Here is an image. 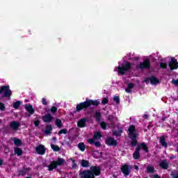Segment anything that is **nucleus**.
<instances>
[{
    "instance_id": "nucleus-1",
    "label": "nucleus",
    "mask_w": 178,
    "mask_h": 178,
    "mask_svg": "<svg viewBox=\"0 0 178 178\" xmlns=\"http://www.w3.org/2000/svg\"><path fill=\"white\" fill-rule=\"evenodd\" d=\"M100 102L98 100L86 99L85 102H81L76 105V111L74 113L81 112V111H86L90 108V106H98Z\"/></svg>"
},
{
    "instance_id": "nucleus-2",
    "label": "nucleus",
    "mask_w": 178,
    "mask_h": 178,
    "mask_svg": "<svg viewBox=\"0 0 178 178\" xmlns=\"http://www.w3.org/2000/svg\"><path fill=\"white\" fill-rule=\"evenodd\" d=\"M141 149H143L146 154H148L149 152V149H148V146L147 145L146 143H141L136 147L134 152L133 153V158L134 159L138 160L141 157V155L140 154V152Z\"/></svg>"
},
{
    "instance_id": "nucleus-3",
    "label": "nucleus",
    "mask_w": 178,
    "mask_h": 178,
    "mask_svg": "<svg viewBox=\"0 0 178 178\" xmlns=\"http://www.w3.org/2000/svg\"><path fill=\"white\" fill-rule=\"evenodd\" d=\"M128 136L131 140V145L132 147H136L138 144V140H137V134H136V126L131 125L128 129Z\"/></svg>"
},
{
    "instance_id": "nucleus-4",
    "label": "nucleus",
    "mask_w": 178,
    "mask_h": 178,
    "mask_svg": "<svg viewBox=\"0 0 178 178\" xmlns=\"http://www.w3.org/2000/svg\"><path fill=\"white\" fill-rule=\"evenodd\" d=\"M132 66L133 63L126 61L124 64L122 65V66H118L115 67V69L118 70L119 74L124 76V74H126V72H130V70H131Z\"/></svg>"
},
{
    "instance_id": "nucleus-5",
    "label": "nucleus",
    "mask_w": 178,
    "mask_h": 178,
    "mask_svg": "<svg viewBox=\"0 0 178 178\" xmlns=\"http://www.w3.org/2000/svg\"><path fill=\"white\" fill-rule=\"evenodd\" d=\"M12 97V90L9 87V85L2 86L0 87V99L2 100L4 98H10Z\"/></svg>"
},
{
    "instance_id": "nucleus-6",
    "label": "nucleus",
    "mask_w": 178,
    "mask_h": 178,
    "mask_svg": "<svg viewBox=\"0 0 178 178\" xmlns=\"http://www.w3.org/2000/svg\"><path fill=\"white\" fill-rule=\"evenodd\" d=\"M136 69H140V70H144V69H151V61L149 58H146L143 63H140L139 65H136Z\"/></svg>"
},
{
    "instance_id": "nucleus-7",
    "label": "nucleus",
    "mask_w": 178,
    "mask_h": 178,
    "mask_svg": "<svg viewBox=\"0 0 178 178\" xmlns=\"http://www.w3.org/2000/svg\"><path fill=\"white\" fill-rule=\"evenodd\" d=\"M89 170L93 175V177H95V176L101 175V168L99 166L92 165Z\"/></svg>"
},
{
    "instance_id": "nucleus-8",
    "label": "nucleus",
    "mask_w": 178,
    "mask_h": 178,
    "mask_svg": "<svg viewBox=\"0 0 178 178\" xmlns=\"http://www.w3.org/2000/svg\"><path fill=\"white\" fill-rule=\"evenodd\" d=\"M79 176L81 178H95L90 170L79 171Z\"/></svg>"
},
{
    "instance_id": "nucleus-9",
    "label": "nucleus",
    "mask_w": 178,
    "mask_h": 178,
    "mask_svg": "<svg viewBox=\"0 0 178 178\" xmlns=\"http://www.w3.org/2000/svg\"><path fill=\"white\" fill-rule=\"evenodd\" d=\"M168 66L170 69V70H176L178 69V62L175 57L171 58L170 62L168 63Z\"/></svg>"
},
{
    "instance_id": "nucleus-10",
    "label": "nucleus",
    "mask_w": 178,
    "mask_h": 178,
    "mask_svg": "<svg viewBox=\"0 0 178 178\" xmlns=\"http://www.w3.org/2000/svg\"><path fill=\"white\" fill-rule=\"evenodd\" d=\"M130 170H131V166L128 164H124L121 166V171L124 176H129V175H130Z\"/></svg>"
},
{
    "instance_id": "nucleus-11",
    "label": "nucleus",
    "mask_w": 178,
    "mask_h": 178,
    "mask_svg": "<svg viewBox=\"0 0 178 178\" xmlns=\"http://www.w3.org/2000/svg\"><path fill=\"white\" fill-rule=\"evenodd\" d=\"M35 152L38 153V155H45V152H47V147L43 145H39L35 147Z\"/></svg>"
},
{
    "instance_id": "nucleus-12",
    "label": "nucleus",
    "mask_w": 178,
    "mask_h": 178,
    "mask_svg": "<svg viewBox=\"0 0 178 178\" xmlns=\"http://www.w3.org/2000/svg\"><path fill=\"white\" fill-rule=\"evenodd\" d=\"M106 144L109 147H118V141L112 137H108L106 139Z\"/></svg>"
},
{
    "instance_id": "nucleus-13",
    "label": "nucleus",
    "mask_w": 178,
    "mask_h": 178,
    "mask_svg": "<svg viewBox=\"0 0 178 178\" xmlns=\"http://www.w3.org/2000/svg\"><path fill=\"white\" fill-rule=\"evenodd\" d=\"M42 119L44 123H51L54 120V117H52L51 113H47L42 117Z\"/></svg>"
},
{
    "instance_id": "nucleus-14",
    "label": "nucleus",
    "mask_w": 178,
    "mask_h": 178,
    "mask_svg": "<svg viewBox=\"0 0 178 178\" xmlns=\"http://www.w3.org/2000/svg\"><path fill=\"white\" fill-rule=\"evenodd\" d=\"M86 122H88V118H81L77 122L78 127H80L81 129H83V127H86Z\"/></svg>"
},
{
    "instance_id": "nucleus-15",
    "label": "nucleus",
    "mask_w": 178,
    "mask_h": 178,
    "mask_svg": "<svg viewBox=\"0 0 178 178\" xmlns=\"http://www.w3.org/2000/svg\"><path fill=\"white\" fill-rule=\"evenodd\" d=\"M10 127L14 130V131H17L19 127H20V122L18 121H13L10 124Z\"/></svg>"
},
{
    "instance_id": "nucleus-16",
    "label": "nucleus",
    "mask_w": 178,
    "mask_h": 178,
    "mask_svg": "<svg viewBox=\"0 0 178 178\" xmlns=\"http://www.w3.org/2000/svg\"><path fill=\"white\" fill-rule=\"evenodd\" d=\"M159 166L161 168V169L166 170L169 169V163H168L167 160H163L160 162Z\"/></svg>"
},
{
    "instance_id": "nucleus-17",
    "label": "nucleus",
    "mask_w": 178,
    "mask_h": 178,
    "mask_svg": "<svg viewBox=\"0 0 178 178\" xmlns=\"http://www.w3.org/2000/svg\"><path fill=\"white\" fill-rule=\"evenodd\" d=\"M25 109L30 113V115H34L35 110L33 108V105L31 104H26Z\"/></svg>"
},
{
    "instance_id": "nucleus-18",
    "label": "nucleus",
    "mask_w": 178,
    "mask_h": 178,
    "mask_svg": "<svg viewBox=\"0 0 178 178\" xmlns=\"http://www.w3.org/2000/svg\"><path fill=\"white\" fill-rule=\"evenodd\" d=\"M65 162L66 161H65L64 159H62L60 157H58L57 161H53V163H55L56 166H62V165H64Z\"/></svg>"
},
{
    "instance_id": "nucleus-19",
    "label": "nucleus",
    "mask_w": 178,
    "mask_h": 178,
    "mask_svg": "<svg viewBox=\"0 0 178 178\" xmlns=\"http://www.w3.org/2000/svg\"><path fill=\"white\" fill-rule=\"evenodd\" d=\"M160 81L155 76H150V84L152 86H156V84H159Z\"/></svg>"
},
{
    "instance_id": "nucleus-20",
    "label": "nucleus",
    "mask_w": 178,
    "mask_h": 178,
    "mask_svg": "<svg viewBox=\"0 0 178 178\" xmlns=\"http://www.w3.org/2000/svg\"><path fill=\"white\" fill-rule=\"evenodd\" d=\"M14 154L17 155V156H22L23 155V150L20 147H16L14 148Z\"/></svg>"
},
{
    "instance_id": "nucleus-21",
    "label": "nucleus",
    "mask_w": 178,
    "mask_h": 178,
    "mask_svg": "<svg viewBox=\"0 0 178 178\" xmlns=\"http://www.w3.org/2000/svg\"><path fill=\"white\" fill-rule=\"evenodd\" d=\"M52 125L47 124L46 126V129L44 131V134H47V136H49V134H52Z\"/></svg>"
},
{
    "instance_id": "nucleus-22",
    "label": "nucleus",
    "mask_w": 178,
    "mask_h": 178,
    "mask_svg": "<svg viewBox=\"0 0 178 178\" xmlns=\"http://www.w3.org/2000/svg\"><path fill=\"white\" fill-rule=\"evenodd\" d=\"M160 144L162 147L165 148L168 147V143H166V138L164 136L160 137Z\"/></svg>"
},
{
    "instance_id": "nucleus-23",
    "label": "nucleus",
    "mask_w": 178,
    "mask_h": 178,
    "mask_svg": "<svg viewBox=\"0 0 178 178\" xmlns=\"http://www.w3.org/2000/svg\"><path fill=\"white\" fill-rule=\"evenodd\" d=\"M88 143H89V144H94L95 147H97V148L101 147V143L98 141L95 142V140H94L92 138L88 139Z\"/></svg>"
},
{
    "instance_id": "nucleus-24",
    "label": "nucleus",
    "mask_w": 178,
    "mask_h": 178,
    "mask_svg": "<svg viewBox=\"0 0 178 178\" xmlns=\"http://www.w3.org/2000/svg\"><path fill=\"white\" fill-rule=\"evenodd\" d=\"M29 169L30 168H23L22 170H19L18 176H26L29 172Z\"/></svg>"
},
{
    "instance_id": "nucleus-25",
    "label": "nucleus",
    "mask_w": 178,
    "mask_h": 178,
    "mask_svg": "<svg viewBox=\"0 0 178 178\" xmlns=\"http://www.w3.org/2000/svg\"><path fill=\"white\" fill-rule=\"evenodd\" d=\"M94 118H95L96 122H101V118H102V114H101V112L97 111V112L95 113Z\"/></svg>"
},
{
    "instance_id": "nucleus-26",
    "label": "nucleus",
    "mask_w": 178,
    "mask_h": 178,
    "mask_svg": "<svg viewBox=\"0 0 178 178\" xmlns=\"http://www.w3.org/2000/svg\"><path fill=\"white\" fill-rule=\"evenodd\" d=\"M57 168H58V166L56 165V164L55 163H54V161H53L48 165V170L49 172H52V170H54V169H56Z\"/></svg>"
},
{
    "instance_id": "nucleus-27",
    "label": "nucleus",
    "mask_w": 178,
    "mask_h": 178,
    "mask_svg": "<svg viewBox=\"0 0 178 178\" xmlns=\"http://www.w3.org/2000/svg\"><path fill=\"white\" fill-rule=\"evenodd\" d=\"M81 166H82V168H88V166H90V161L84 159L81 160Z\"/></svg>"
},
{
    "instance_id": "nucleus-28",
    "label": "nucleus",
    "mask_w": 178,
    "mask_h": 178,
    "mask_svg": "<svg viewBox=\"0 0 178 178\" xmlns=\"http://www.w3.org/2000/svg\"><path fill=\"white\" fill-rule=\"evenodd\" d=\"M102 137V134H101V132H95L93 135V138L92 140H99Z\"/></svg>"
},
{
    "instance_id": "nucleus-29",
    "label": "nucleus",
    "mask_w": 178,
    "mask_h": 178,
    "mask_svg": "<svg viewBox=\"0 0 178 178\" xmlns=\"http://www.w3.org/2000/svg\"><path fill=\"white\" fill-rule=\"evenodd\" d=\"M78 148L80 151L84 152L86 151V145H84V143H79L78 144Z\"/></svg>"
},
{
    "instance_id": "nucleus-30",
    "label": "nucleus",
    "mask_w": 178,
    "mask_h": 178,
    "mask_svg": "<svg viewBox=\"0 0 178 178\" xmlns=\"http://www.w3.org/2000/svg\"><path fill=\"white\" fill-rule=\"evenodd\" d=\"M55 124H56V126L58 127V129L63 127V124H62V120L59 118L56 119Z\"/></svg>"
},
{
    "instance_id": "nucleus-31",
    "label": "nucleus",
    "mask_w": 178,
    "mask_h": 178,
    "mask_svg": "<svg viewBox=\"0 0 178 178\" xmlns=\"http://www.w3.org/2000/svg\"><path fill=\"white\" fill-rule=\"evenodd\" d=\"M51 148L53 149V151H54V152H59V151H60V147L54 144L51 145Z\"/></svg>"
},
{
    "instance_id": "nucleus-32",
    "label": "nucleus",
    "mask_w": 178,
    "mask_h": 178,
    "mask_svg": "<svg viewBox=\"0 0 178 178\" xmlns=\"http://www.w3.org/2000/svg\"><path fill=\"white\" fill-rule=\"evenodd\" d=\"M147 173H155V168L152 167V166H147Z\"/></svg>"
},
{
    "instance_id": "nucleus-33",
    "label": "nucleus",
    "mask_w": 178,
    "mask_h": 178,
    "mask_svg": "<svg viewBox=\"0 0 178 178\" xmlns=\"http://www.w3.org/2000/svg\"><path fill=\"white\" fill-rule=\"evenodd\" d=\"M20 105H22V102L18 100L13 104V106L15 109H19V108H20Z\"/></svg>"
},
{
    "instance_id": "nucleus-34",
    "label": "nucleus",
    "mask_w": 178,
    "mask_h": 178,
    "mask_svg": "<svg viewBox=\"0 0 178 178\" xmlns=\"http://www.w3.org/2000/svg\"><path fill=\"white\" fill-rule=\"evenodd\" d=\"M14 144L17 147H20V145H22V144H23V143L22 142V140H20L19 138H16V139H14Z\"/></svg>"
},
{
    "instance_id": "nucleus-35",
    "label": "nucleus",
    "mask_w": 178,
    "mask_h": 178,
    "mask_svg": "<svg viewBox=\"0 0 178 178\" xmlns=\"http://www.w3.org/2000/svg\"><path fill=\"white\" fill-rule=\"evenodd\" d=\"M121 133H123V131L122 129H120L119 131H114L113 132V135L116 136L117 137H120V136H122Z\"/></svg>"
},
{
    "instance_id": "nucleus-36",
    "label": "nucleus",
    "mask_w": 178,
    "mask_h": 178,
    "mask_svg": "<svg viewBox=\"0 0 178 178\" xmlns=\"http://www.w3.org/2000/svg\"><path fill=\"white\" fill-rule=\"evenodd\" d=\"M114 102H116L118 105L120 104V97L119 96H115L113 98Z\"/></svg>"
},
{
    "instance_id": "nucleus-37",
    "label": "nucleus",
    "mask_w": 178,
    "mask_h": 178,
    "mask_svg": "<svg viewBox=\"0 0 178 178\" xmlns=\"http://www.w3.org/2000/svg\"><path fill=\"white\" fill-rule=\"evenodd\" d=\"M102 105H107V104H109V99H108L106 97L103 98L102 100Z\"/></svg>"
},
{
    "instance_id": "nucleus-38",
    "label": "nucleus",
    "mask_w": 178,
    "mask_h": 178,
    "mask_svg": "<svg viewBox=\"0 0 178 178\" xmlns=\"http://www.w3.org/2000/svg\"><path fill=\"white\" fill-rule=\"evenodd\" d=\"M67 133V129H60V130L58 131V136H60L61 134H66Z\"/></svg>"
},
{
    "instance_id": "nucleus-39",
    "label": "nucleus",
    "mask_w": 178,
    "mask_h": 178,
    "mask_svg": "<svg viewBox=\"0 0 178 178\" xmlns=\"http://www.w3.org/2000/svg\"><path fill=\"white\" fill-rule=\"evenodd\" d=\"M33 124L35 125V127H38L40 124H41V121L38 119H35V120L33 122Z\"/></svg>"
},
{
    "instance_id": "nucleus-40",
    "label": "nucleus",
    "mask_w": 178,
    "mask_h": 178,
    "mask_svg": "<svg viewBox=\"0 0 178 178\" xmlns=\"http://www.w3.org/2000/svg\"><path fill=\"white\" fill-rule=\"evenodd\" d=\"M71 161L72 162V169H77V163H76V161L73 159H71Z\"/></svg>"
},
{
    "instance_id": "nucleus-41",
    "label": "nucleus",
    "mask_w": 178,
    "mask_h": 178,
    "mask_svg": "<svg viewBox=\"0 0 178 178\" xmlns=\"http://www.w3.org/2000/svg\"><path fill=\"white\" fill-rule=\"evenodd\" d=\"M100 127H102V129L103 130H106V122H102L100 123Z\"/></svg>"
},
{
    "instance_id": "nucleus-42",
    "label": "nucleus",
    "mask_w": 178,
    "mask_h": 178,
    "mask_svg": "<svg viewBox=\"0 0 178 178\" xmlns=\"http://www.w3.org/2000/svg\"><path fill=\"white\" fill-rule=\"evenodd\" d=\"M160 67L161 69H168V64L165 63H160Z\"/></svg>"
},
{
    "instance_id": "nucleus-43",
    "label": "nucleus",
    "mask_w": 178,
    "mask_h": 178,
    "mask_svg": "<svg viewBox=\"0 0 178 178\" xmlns=\"http://www.w3.org/2000/svg\"><path fill=\"white\" fill-rule=\"evenodd\" d=\"M58 111V108L56 106H53L51 108V113H56Z\"/></svg>"
},
{
    "instance_id": "nucleus-44",
    "label": "nucleus",
    "mask_w": 178,
    "mask_h": 178,
    "mask_svg": "<svg viewBox=\"0 0 178 178\" xmlns=\"http://www.w3.org/2000/svg\"><path fill=\"white\" fill-rule=\"evenodd\" d=\"M6 108L5 104L0 102V111H5Z\"/></svg>"
},
{
    "instance_id": "nucleus-45",
    "label": "nucleus",
    "mask_w": 178,
    "mask_h": 178,
    "mask_svg": "<svg viewBox=\"0 0 178 178\" xmlns=\"http://www.w3.org/2000/svg\"><path fill=\"white\" fill-rule=\"evenodd\" d=\"M42 105H48V102H47V99L43 97L42 99Z\"/></svg>"
},
{
    "instance_id": "nucleus-46",
    "label": "nucleus",
    "mask_w": 178,
    "mask_h": 178,
    "mask_svg": "<svg viewBox=\"0 0 178 178\" xmlns=\"http://www.w3.org/2000/svg\"><path fill=\"white\" fill-rule=\"evenodd\" d=\"M144 81L146 83V84H148V83H149V81H151V77L145 78Z\"/></svg>"
},
{
    "instance_id": "nucleus-47",
    "label": "nucleus",
    "mask_w": 178,
    "mask_h": 178,
    "mask_svg": "<svg viewBox=\"0 0 178 178\" xmlns=\"http://www.w3.org/2000/svg\"><path fill=\"white\" fill-rule=\"evenodd\" d=\"M127 88H129V89L131 90V88H134V83H129Z\"/></svg>"
},
{
    "instance_id": "nucleus-48",
    "label": "nucleus",
    "mask_w": 178,
    "mask_h": 178,
    "mask_svg": "<svg viewBox=\"0 0 178 178\" xmlns=\"http://www.w3.org/2000/svg\"><path fill=\"white\" fill-rule=\"evenodd\" d=\"M171 177L172 178H178V174H175L174 172H171Z\"/></svg>"
},
{
    "instance_id": "nucleus-49",
    "label": "nucleus",
    "mask_w": 178,
    "mask_h": 178,
    "mask_svg": "<svg viewBox=\"0 0 178 178\" xmlns=\"http://www.w3.org/2000/svg\"><path fill=\"white\" fill-rule=\"evenodd\" d=\"M172 83L175 84V86H178V79H172Z\"/></svg>"
},
{
    "instance_id": "nucleus-50",
    "label": "nucleus",
    "mask_w": 178,
    "mask_h": 178,
    "mask_svg": "<svg viewBox=\"0 0 178 178\" xmlns=\"http://www.w3.org/2000/svg\"><path fill=\"white\" fill-rule=\"evenodd\" d=\"M126 92H128V94H130L131 92V89L127 88H125Z\"/></svg>"
},
{
    "instance_id": "nucleus-51",
    "label": "nucleus",
    "mask_w": 178,
    "mask_h": 178,
    "mask_svg": "<svg viewBox=\"0 0 178 178\" xmlns=\"http://www.w3.org/2000/svg\"><path fill=\"white\" fill-rule=\"evenodd\" d=\"M110 122H111V124L112 127H115V122L112 120Z\"/></svg>"
},
{
    "instance_id": "nucleus-52",
    "label": "nucleus",
    "mask_w": 178,
    "mask_h": 178,
    "mask_svg": "<svg viewBox=\"0 0 178 178\" xmlns=\"http://www.w3.org/2000/svg\"><path fill=\"white\" fill-rule=\"evenodd\" d=\"M3 165V159H0V166H2Z\"/></svg>"
},
{
    "instance_id": "nucleus-53",
    "label": "nucleus",
    "mask_w": 178,
    "mask_h": 178,
    "mask_svg": "<svg viewBox=\"0 0 178 178\" xmlns=\"http://www.w3.org/2000/svg\"><path fill=\"white\" fill-rule=\"evenodd\" d=\"M175 158H176V156L174 154L171 155L170 157V159H175Z\"/></svg>"
},
{
    "instance_id": "nucleus-54",
    "label": "nucleus",
    "mask_w": 178,
    "mask_h": 178,
    "mask_svg": "<svg viewBox=\"0 0 178 178\" xmlns=\"http://www.w3.org/2000/svg\"><path fill=\"white\" fill-rule=\"evenodd\" d=\"M134 168L135 170H138V165H134Z\"/></svg>"
},
{
    "instance_id": "nucleus-55",
    "label": "nucleus",
    "mask_w": 178,
    "mask_h": 178,
    "mask_svg": "<svg viewBox=\"0 0 178 178\" xmlns=\"http://www.w3.org/2000/svg\"><path fill=\"white\" fill-rule=\"evenodd\" d=\"M143 118H144L145 119H148V115L145 114V115H143Z\"/></svg>"
},
{
    "instance_id": "nucleus-56",
    "label": "nucleus",
    "mask_w": 178,
    "mask_h": 178,
    "mask_svg": "<svg viewBox=\"0 0 178 178\" xmlns=\"http://www.w3.org/2000/svg\"><path fill=\"white\" fill-rule=\"evenodd\" d=\"M111 115H108V120L109 122H111V121H112V120L111 119Z\"/></svg>"
},
{
    "instance_id": "nucleus-57",
    "label": "nucleus",
    "mask_w": 178,
    "mask_h": 178,
    "mask_svg": "<svg viewBox=\"0 0 178 178\" xmlns=\"http://www.w3.org/2000/svg\"><path fill=\"white\" fill-rule=\"evenodd\" d=\"M162 122H165V120H166V117H164L161 119Z\"/></svg>"
},
{
    "instance_id": "nucleus-58",
    "label": "nucleus",
    "mask_w": 178,
    "mask_h": 178,
    "mask_svg": "<svg viewBox=\"0 0 178 178\" xmlns=\"http://www.w3.org/2000/svg\"><path fill=\"white\" fill-rule=\"evenodd\" d=\"M135 60H138V57H136V58H135Z\"/></svg>"
},
{
    "instance_id": "nucleus-59",
    "label": "nucleus",
    "mask_w": 178,
    "mask_h": 178,
    "mask_svg": "<svg viewBox=\"0 0 178 178\" xmlns=\"http://www.w3.org/2000/svg\"><path fill=\"white\" fill-rule=\"evenodd\" d=\"M177 152H178V146H177Z\"/></svg>"
}]
</instances>
